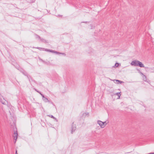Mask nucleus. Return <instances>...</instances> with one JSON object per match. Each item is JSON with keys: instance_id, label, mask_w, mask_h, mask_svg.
Listing matches in <instances>:
<instances>
[{"instance_id": "1", "label": "nucleus", "mask_w": 154, "mask_h": 154, "mask_svg": "<svg viewBox=\"0 0 154 154\" xmlns=\"http://www.w3.org/2000/svg\"><path fill=\"white\" fill-rule=\"evenodd\" d=\"M97 123L100 126L101 128H104L106 125V122H103L100 120H98L97 121Z\"/></svg>"}, {"instance_id": "2", "label": "nucleus", "mask_w": 154, "mask_h": 154, "mask_svg": "<svg viewBox=\"0 0 154 154\" xmlns=\"http://www.w3.org/2000/svg\"><path fill=\"white\" fill-rule=\"evenodd\" d=\"M138 60H134L132 61L131 64L132 66H138Z\"/></svg>"}, {"instance_id": "3", "label": "nucleus", "mask_w": 154, "mask_h": 154, "mask_svg": "<svg viewBox=\"0 0 154 154\" xmlns=\"http://www.w3.org/2000/svg\"><path fill=\"white\" fill-rule=\"evenodd\" d=\"M76 129V126L75 124H74V123H72V131L71 133L72 134L73 132H74Z\"/></svg>"}, {"instance_id": "4", "label": "nucleus", "mask_w": 154, "mask_h": 154, "mask_svg": "<svg viewBox=\"0 0 154 154\" xmlns=\"http://www.w3.org/2000/svg\"><path fill=\"white\" fill-rule=\"evenodd\" d=\"M45 51H48V52H52V53H55L56 54H61V53H60L56 51H55L54 50H50V49H45Z\"/></svg>"}, {"instance_id": "5", "label": "nucleus", "mask_w": 154, "mask_h": 154, "mask_svg": "<svg viewBox=\"0 0 154 154\" xmlns=\"http://www.w3.org/2000/svg\"><path fill=\"white\" fill-rule=\"evenodd\" d=\"M20 71L21 72L23 75L26 76L28 74L27 72L24 69H21L20 70Z\"/></svg>"}, {"instance_id": "6", "label": "nucleus", "mask_w": 154, "mask_h": 154, "mask_svg": "<svg viewBox=\"0 0 154 154\" xmlns=\"http://www.w3.org/2000/svg\"><path fill=\"white\" fill-rule=\"evenodd\" d=\"M18 134L17 133V131H16V132H14V134L13 135V137L14 138V139L15 140V142H16V140L17 139V136Z\"/></svg>"}, {"instance_id": "7", "label": "nucleus", "mask_w": 154, "mask_h": 154, "mask_svg": "<svg viewBox=\"0 0 154 154\" xmlns=\"http://www.w3.org/2000/svg\"><path fill=\"white\" fill-rule=\"evenodd\" d=\"M138 66H140V67H144V65L141 62H140V61H138Z\"/></svg>"}, {"instance_id": "8", "label": "nucleus", "mask_w": 154, "mask_h": 154, "mask_svg": "<svg viewBox=\"0 0 154 154\" xmlns=\"http://www.w3.org/2000/svg\"><path fill=\"white\" fill-rule=\"evenodd\" d=\"M1 94H0V97H1ZM0 101L2 103V104H5L6 103V101L5 100H4V101H3V100H2V99L0 98Z\"/></svg>"}, {"instance_id": "9", "label": "nucleus", "mask_w": 154, "mask_h": 154, "mask_svg": "<svg viewBox=\"0 0 154 154\" xmlns=\"http://www.w3.org/2000/svg\"><path fill=\"white\" fill-rule=\"evenodd\" d=\"M39 40L40 41H41L42 42H44L45 43H48L47 41L45 39L42 38H41Z\"/></svg>"}, {"instance_id": "10", "label": "nucleus", "mask_w": 154, "mask_h": 154, "mask_svg": "<svg viewBox=\"0 0 154 154\" xmlns=\"http://www.w3.org/2000/svg\"><path fill=\"white\" fill-rule=\"evenodd\" d=\"M42 99L43 101H44L45 102H49V101L48 98L45 97L44 96V97H42Z\"/></svg>"}, {"instance_id": "11", "label": "nucleus", "mask_w": 154, "mask_h": 154, "mask_svg": "<svg viewBox=\"0 0 154 154\" xmlns=\"http://www.w3.org/2000/svg\"><path fill=\"white\" fill-rule=\"evenodd\" d=\"M114 82V83H116V82H119V83L120 84H121L123 82H123L122 81H120V80H113Z\"/></svg>"}, {"instance_id": "12", "label": "nucleus", "mask_w": 154, "mask_h": 154, "mask_svg": "<svg viewBox=\"0 0 154 154\" xmlns=\"http://www.w3.org/2000/svg\"><path fill=\"white\" fill-rule=\"evenodd\" d=\"M26 76H27V78L29 79V82L30 83V79H31V78H32V77L30 76V75H29L28 74Z\"/></svg>"}, {"instance_id": "13", "label": "nucleus", "mask_w": 154, "mask_h": 154, "mask_svg": "<svg viewBox=\"0 0 154 154\" xmlns=\"http://www.w3.org/2000/svg\"><path fill=\"white\" fill-rule=\"evenodd\" d=\"M35 91H36V92H37L38 93H39V94H40L41 96H42V97H44V95L43 94H42L40 92H39V91H38L36 89H35Z\"/></svg>"}, {"instance_id": "14", "label": "nucleus", "mask_w": 154, "mask_h": 154, "mask_svg": "<svg viewBox=\"0 0 154 154\" xmlns=\"http://www.w3.org/2000/svg\"><path fill=\"white\" fill-rule=\"evenodd\" d=\"M37 48L41 51H45V48H40V47H37V48Z\"/></svg>"}, {"instance_id": "15", "label": "nucleus", "mask_w": 154, "mask_h": 154, "mask_svg": "<svg viewBox=\"0 0 154 154\" xmlns=\"http://www.w3.org/2000/svg\"><path fill=\"white\" fill-rule=\"evenodd\" d=\"M143 80L144 81H146L147 79L146 75H143Z\"/></svg>"}, {"instance_id": "16", "label": "nucleus", "mask_w": 154, "mask_h": 154, "mask_svg": "<svg viewBox=\"0 0 154 154\" xmlns=\"http://www.w3.org/2000/svg\"><path fill=\"white\" fill-rule=\"evenodd\" d=\"M35 38H38L39 39H40L41 38L38 35L35 34Z\"/></svg>"}, {"instance_id": "17", "label": "nucleus", "mask_w": 154, "mask_h": 154, "mask_svg": "<svg viewBox=\"0 0 154 154\" xmlns=\"http://www.w3.org/2000/svg\"><path fill=\"white\" fill-rule=\"evenodd\" d=\"M120 92H118L116 94V95H117L119 96V98H120V96L121 95L120 94Z\"/></svg>"}, {"instance_id": "18", "label": "nucleus", "mask_w": 154, "mask_h": 154, "mask_svg": "<svg viewBox=\"0 0 154 154\" xmlns=\"http://www.w3.org/2000/svg\"><path fill=\"white\" fill-rule=\"evenodd\" d=\"M31 80L33 82H34L35 83H36V84H37V83L36 82L35 80H34L32 78H31Z\"/></svg>"}, {"instance_id": "19", "label": "nucleus", "mask_w": 154, "mask_h": 154, "mask_svg": "<svg viewBox=\"0 0 154 154\" xmlns=\"http://www.w3.org/2000/svg\"><path fill=\"white\" fill-rule=\"evenodd\" d=\"M49 116L51 117V118H53L54 119H56V118L54 117L52 115H50Z\"/></svg>"}, {"instance_id": "20", "label": "nucleus", "mask_w": 154, "mask_h": 154, "mask_svg": "<svg viewBox=\"0 0 154 154\" xmlns=\"http://www.w3.org/2000/svg\"><path fill=\"white\" fill-rule=\"evenodd\" d=\"M119 65V63H116L115 64V66L116 67H117Z\"/></svg>"}, {"instance_id": "21", "label": "nucleus", "mask_w": 154, "mask_h": 154, "mask_svg": "<svg viewBox=\"0 0 154 154\" xmlns=\"http://www.w3.org/2000/svg\"><path fill=\"white\" fill-rule=\"evenodd\" d=\"M40 60L42 62H43L44 63H46V62L44 60H43L42 59H40Z\"/></svg>"}, {"instance_id": "22", "label": "nucleus", "mask_w": 154, "mask_h": 154, "mask_svg": "<svg viewBox=\"0 0 154 154\" xmlns=\"http://www.w3.org/2000/svg\"><path fill=\"white\" fill-rule=\"evenodd\" d=\"M84 114H85L86 115H89V113H84Z\"/></svg>"}, {"instance_id": "23", "label": "nucleus", "mask_w": 154, "mask_h": 154, "mask_svg": "<svg viewBox=\"0 0 154 154\" xmlns=\"http://www.w3.org/2000/svg\"><path fill=\"white\" fill-rule=\"evenodd\" d=\"M139 73L142 75L143 76V74L141 72H139Z\"/></svg>"}, {"instance_id": "24", "label": "nucleus", "mask_w": 154, "mask_h": 154, "mask_svg": "<svg viewBox=\"0 0 154 154\" xmlns=\"http://www.w3.org/2000/svg\"><path fill=\"white\" fill-rule=\"evenodd\" d=\"M15 154H18L17 152V150H16V152H15Z\"/></svg>"}, {"instance_id": "25", "label": "nucleus", "mask_w": 154, "mask_h": 154, "mask_svg": "<svg viewBox=\"0 0 154 154\" xmlns=\"http://www.w3.org/2000/svg\"><path fill=\"white\" fill-rule=\"evenodd\" d=\"M137 70L138 71V72H141V71H140V70H139V69H138Z\"/></svg>"}, {"instance_id": "26", "label": "nucleus", "mask_w": 154, "mask_h": 154, "mask_svg": "<svg viewBox=\"0 0 154 154\" xmlns=\"http://www.w3.org/2000/svg\"><path fill=\"white\" fill-rule=\"evenodd\" d=\"M54 105V106H55L54 104L52 103V102H51Z\"/></svg>"}, {"instance_id": "27", "label": "nucleus", "mask_w": 154, "mask_h": 154, "mask_svg": "<svg viewBox=\"0 0 154 154\" xmlns=\"http://www.w3.org/2000/svg\"><path fill=\"white\" fill-rule=\"evenodd\" d=\"M87 22H82V23H87Z\"/></svg>"}, {"instance_id": "28", "label": "nucleus", "mask_w": 154, "mask_h": 154, "mask_svg": "<svg viewBox=\"0 0 154 154\" xmlns=\"http://www.w3.org/2000/svg\"><path fill=\"white\" fill-rule=\"evenodd\" d=\"M45 64H47V63L46 62V63H45Z\"/></svg>"}]
</instances>
